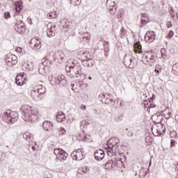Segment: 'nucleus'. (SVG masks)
Segmentation results:
<instances>
[{
  "label": "nucleus",
  "mask_w": 178,
  "mask_h": 178,
  "mask_svg": "<svg viewBox=\"0 0 178 178\" xmlns=\"http://www.w3.org/2000/svg\"><path fill=\"white\" fill-rule=\"evenodd\" d=\"M14 58V60L11 61V65H15V63H17V57H16V56H13ZM13 57H11V59H13Z\"/></svg>",
  "instance_id": "79ce46f5"
},
{
  "label": "nucleus",
  "mask_w": 178,
  "mask_h": 178,
  "mask_svg": "<svg viewBox=\"0 0 178 178\" xmlns=\"http://www.w3.org/2000/svg\"><path fill=\"white\" fill-rule=\"evenodd\" d=\"M24 72H22L17 75L15 78V83L17 84V86H24V84L27 83V78L24 77Z\"/></svg>",
  "instance_id": "1a4fd4ad"
},
{
  "label": "nucleus",
  "mask_w": 178,
  "mask_h": 178,
  "mask_svg": "<svg viewBox=\"0 0 178 178\" xmlns=\"http://www.w3.org/2000/svg\"><path fill=\"white\" fill-rule=\"evenodd\" d=\"M154 72L157 73V76H159V73L162 72V66L161 65H156Z\"/></svg>",
  "instance_id": "473e14b6"
},
{
  "label": "nucleus",
  "mask_w": 178,
  "mask_h": 178,
  "mask_svg": "<svg viewBox=\"0 0 178 178\" xmlns=\"http://www.w3.org/2000/svg\"><path fill=\"white\" fill-rule=\"evenodd\" d=\"M172 69L175 70V72H178V63L173 65Z\"/></svg>",
  "instance_id": "49530a36"
},
{
  "label": "nucleus",
  "mask_w": 178,
  "mask_h": 178,
  "mask_svg": "<svg viewBox=\"0 0 178 178\" xmlns=\"http://www.w3.org/2000/svg\"><path fill=\"white\" fill-rule=\"evenodd\" d=\"M15 29L17 33L19 34H23L26 31V28L24 27V23L22 22H18L15 26Z\"/></svg>",
  "instance_id": "2eb2a0df"
},
{
  "label": "nucleus",
  "mask_w": 178,
  "mask_h": 178,
  "mask_svg": "<svg viewBox=\"0 0 178 178\" xmlns=\"http://www.w3.org/2000/svg\"><path fill=\"white\" fill-rule=\"evenodd\" d=\"M113 168H117L118 170H121L123 172V169H124V164L123 161H122V158L117 157L115 159V163H113V161L110 160L104 165V169L106 170H112Z\"/></svg>",
  "instance_id": "f03ea898"
},
{
  "label": "nucleus",
  "mask_w": 178,
  "mask_h": 178,
  "mask_svg": "<svg viewBox=\"0 0 178 178\" xmlns=\"http://www.w3.org/2000/svg\"><path fill=\"white\" fill-rule=\"evenodd\" d=\"M149 22H151L150 19H142L140 21V27H144V26H145V24H147V23H149Z\"/></svg>",
  "instance_id": "72a5a7b5"
},
{
  "label": "nucleus",
  "mask_w": 178,
  "mask_h": 178,
  "mask_svg": "<svg viewBox=\"0 0 178 178\" xmlns=\"http://www.w3.org/2000/svg\"><path fill=\"white\" fill-rule=\"evenodd\" d=\"M15 51L18 52V54H22V52H23V49L20 47H16Z\"/></svg>",
  "instance_id": "c03bdc74"
},
{
  "label": "nucleus",
  "mask_w": 178,
  "mask_h": 178,
  "mask_svg": "<svg viewBox=\"0 0 178 178\" xmlns=\"http://www.w3.org/2000/svg\"><path fill=\"white\" fill-rule=\"evenodd\" d=\"M134 51L135 54H143V47L141 46V43H140V42H136L134 44Z\"/></svg>",
  "instance_id": "a211bd4d"
},
{
  "label": "nucleus",
  "mask_w": 178,
  "mask_h": 178,
  "mask_svg": "<svg viewBox=\"0 0 178 178\" xmlns=\"http://www.w3.org/2000/svg\"><path fill=\"white\" fill-rule=\"evenodd\" d=\"M107 104H109V102L107 101Z\"/></svg>",
  "instance_id": "69168bd1"
},
{
  "label": "nucleus",
  "mask_w": 178,
  "mask_h": 178,
  "mask_svg": "<svg viewBox=\"0 0 178 178\" xmlns=\"http://www.w3.org/2000/svg\"><path fill=\"white\" fill-rule=\"evenodd\" d=\"M24 138L30 143V141H33V134L30 132H26L24 134Z\"/></svg>",
  "instance_id": "c85d7f7f"
},
{
  "label": "nucleus",
  "mask_w": 178,
  "mask_h": 178,
  "mask_svg": "<svg viewBox=\"0 0 178 178\" xmlns=\"http://www.w3.org/2000/svg\"><path fill=\"white\" fill-rule=\"evenodd\" d=\"M172 133H174V134H176V132H172Z\"/></svg>",
  "instance_id": "e2e57ef3"
},
{
  "label": "nucleus",
  "mask_w": 178,
  "mask_h": 178,
  "mask_svg": "<svg viewBox=\"0 0 178 178\" xmlns=\"http://www.w3.org/2000/svg\"><path fill=\"white\" fill-rule=\"evenodd\" d=\"M108 97H109L110 98H112V94L108 93Z\"/></svg>",
  "instance_id": "6e6d98bb"
},
{
  "label": "nucleus",
  "mask_w": 178,
  "mask_h": 178,
  "mask_svg": "<svg viewBox=\"0 0 178 178\" xmlns=\"http://www.w3.org/2000/svg\"><path fill=\"white\" fill-rule=\"evenodd\" d=\"M78 55L81 60H86V62L92 60V58H94V56L91 55V53H90L88 51H79Z\"/></svg>",
  "instance_id": "0eeeda50"
},
{
  "label": "nucleus",
  "mask_w": 178,
  "mask_h": 178,
  "mask_svg": "<svg viewBox=\"0 0 178 178\" xmlns=\"http://www.w3.org/2000/svg\"><path fill=\"white\" fill-rule=\"evenodd\" d=\"M10 17V13L6 12L4 13V19H9Z\"/></svg>",
  "instance_id": "37998d69"
},
{
  "label": "nucleus",
  "mask_w": 178,
  "mask_h": 178,
  "mask_svg": "<svg viewBox=\"0 0 178 178\" xmlns=\"http://www.w3.org/2000/svg\"><path fill=\"white\" fill-rule=\"evenodd\" d=\"M35 90L38 92V94H45V87L42 85H35Z\"/></svg>",
  "instance_id": "a878e982"
},
{
  "label": "nucleus",
  "mask_w": 178,
  "mask_h": 178,
  "mask_svg": "<svg viewBox=\"0 0 178 178\" xmlns=\"http://www.w3.org/2000/svg\"><path fill=\"white\" fill-rule=\"evenodd\" d=\"M19 114L16 111H8L4 114V118L6 119L8 124H13L17 121Z\"/></svg>",
  "instance_id": "20e7f679"
},
{
  "label": "nucleus",
  "mask_w": 178,
  "mask_h": 178,
  "mask_svg": "<svg viewBox=\"0 0 178 178\" xmlns=\"http://www.w3.org/2000/svg\"><path fill=\"white\" fill-rule=\"evenodd\" d=\"M147 112L152 115L156 112V106L154 104H150L147 108Z\"/></svg>",
  "instance_id": "bb28decb"
},
{
  "label": "nucleus",
  "mask_w": 178,
  "mask_h": 178,
  "mask_svg": "<svg viewBox=\"0 0 178 178\" xmlns=\"http://www.w3.org/2000/svg\"><path fill=\"white\" fill-rule=\"evenodd\" d=\"M66 120V115L63 112L60 111L56 115V120L58 122V123H62V122H64V120Z\"/></svg>",
  "instance_id": "5701e85b"
},
{
  "label": "nucleus",
  "mask_w": 178,
  "mask_h": 178,
  "mask_svg": "<svg viewBox=\"0 0 178 178\" xmlns=\"http://www.w3.org/2000/svg\"><path fill=\"white\" fill-rule=\"evenodd\" d=\"M64 58H65V54H63V52H59L55 55L54 60L55 62H57V63H60V62L63 60Z\"/></svg>",
  "instance_id": "412c9836"
},
{
  "label": "nucleus",
  "mask_w": 178,
  "mask_h": 178,
  "mask_svg": "<svg viewBox=\"0 0 178 178\" xmlns=\"http://www.w3.org/2000/svg\"><path fill=\"white\" fill-rule=\"evenodd\" d=\"M145 108H147V106H145Z\"/></svg>",
  "instance_id": "338daca9"
},
{
  "label": "nucleus",
  "mask_w": 178,
  "mask_h": 178,
  "mask_svg": "<svg viewBox=\"0 0 178 178\" xmlns=\"http://www.w3.org/2000/svg\"><path fill=\"white\" fill-rule=\"evenodd\" d=\"M170 17H171V19H172V20H177V13H175V10H173V8H170Z\"/></svg>",
  "instance_id": "c756f323"
},
{
  "label": "nucleus",
  "mask_w": 178,
  "mask_h": 178,
  "mask_svg": "<svg viewBox=\"0 0 178 178\" xmlns=\"http://www.w3.org/2000/svg\"><path fill=\"white\" fill-rule=\"evenodd\" d=\"M87 172H88V167L87 166H83L79 168V173H81V174L87 173Z\"/></svg>",
  "instance_id": "f704fd0d"
},
{
  "label": "nucleus",
  "mask_w": 178,
  "mask_h": 178,
  "mask_svg": "<svg viewBox=\"0 0 178 178\" xmlns=\"http://www.w3.org/2000/svg\"><path fill=\"white\" fill-rule=\"evenodd\" d=\"M21 111L23 113L22 118L25 122H35V120H38L42 116L38 108L32 107L30 105L22 106Z\"/></svg>",
  "instance_id": "f257e3e1"
},
{
  "label": "nucleus",
  "mask_w": 178,
  "mask_h": 178,
  "mask_svg": "<svg viewBox=\"0 0 178 178\" xmlns=\"http://www.w3.org/2000/svg\"><path fill=\"white\" fill-rule=\"evenodd\" d=\"M145 55L147 64L149 65V66H153L155 62H156L155 56H154V53L147 52Z\"/></svg>",
  "instance_id": "9d476101"
},
{
  "label": "nucleus",
  "mask_w": 178,
  "mask_h": 178,
  "mask_svg": "<svg viewBox=\"0 0 178 178\" xmlns=\"http://www.w3.org/2000/svg\"><path fill=\"white\" fill-rule=\"evenodd\" d=\"M66 134V129L60 128L59 129V136H65Z\"/></svg>",
  "instance_id": "e433bc0d"
},
{
  "label": "nucleus",
  "mask_w": 178,
  "mask_h": 178,
  "mask_svg": "<svg viewBox=\"0 0 178 178\" xmlns=\"http://www.w3.org/2000/svg\"><path fill=\"white\" fill-rule=\"evenodd\" d=\"M91 39V34L90 33L86 32L83 33V36L82 38L83 44H90V40Z\"/></svg>",
  "instance_id": "4be33fe9"
},
{
  "label": "nucleus",
  "mask_w": 178,
  "mask_h": 178,
  "mask_svg": "<svg viewBox=\"0 0 178 178\" xmlns=\"http://www.w3.org/2000/svg\"><path fill=\"white\" fill-rule=\"evenodd\" d=\"M102 97H103V98H106V95L105 94H102Z\"/></svg>",
  "instance_id": "864d4df0"
},
{
  "label": "nucleus",
  "mask_w": 178,
  "mask_h": 178,
  "mask_svg": "<svg viewBox=\"0 0 178 178\" xmlns=\"http://www.w3.org/2000/svg\"><path fill=\"white\" fill-rule=\"evenodd\" d=\"M63 22H65L66 26H70V22H69L67 21V19H63Z\"/></svg>",
  "instance_id": "8fccbe9b"
},
{
  "label": "nucleus",
  "mask_w": 178,
  "mask_h": 178,
  "mask_svg": "<svg viewBox=\"0 0 178 178\" xmlns=\"http://www.w3.org/2000/svg\"><path fill=\"white\" fill-rule=\"evenodd\" d=\"M105 158V152L101 149H97L95 152V159L96 161H102Z\"/></svg>",
  "instance_id": "4468645a"
},
{
  "label": "nucleus",
  "mask_w": 178,
  "mask_h": 178,
  "mask_svg": "<svg viewBox=\"0 0 178 178\" xmlns=\"http://www.w3.org/2000/svg\"><path fill=\"white\" fill-rule=\"evenodd\" d=\"M31 95L32 98L35 100L38 99V97L40 96V95L35 90L31 91Z\"/></svg>",
  "instance_id": "7c9ffc66"
},
{
  "label": "nucleus",
  "mask_w": 178,
  "mask_h": 178,
  "mask_svg": "<svg viewBox=\"0 0 178 178\" xmlns=\"http://www.w3.org/2000/svg\"><path fill=\"white\" fill-rule=\"evenodd\" d=\"M48 62H49L48 60H47L46 58H42V64L43 65V66H48Z\"/></svg>",
  "instance_id": "58836bf2"
},
{
  "label": "nucleus",
  "mask_w": 178,
  "mask_h": 178,
  "mask_svg": "<svg viewBox=\"0 0 178 178\" xmlns=\"http://www.w3.org/2000/svg\"><path fill=\"white\" fill-rule=\"evenodd\" d=\"M108 99H109V102H111V103H112V102H113V99H112V98H108Z\"/></svg>",
  "instance_id": "603ef678"
},
{
  "label": "nucleus",
  "mask_w": 178,
  "mask_h": 178,
  "mask_svg": "<svg viewBox=\"0 0 178 178\" xmlns=\"http://www.w3.org/2000/svg\"><path fill=\"white\" fill-rule=\"evenodd\" d=\"M15 6V10H17L18 13H20L22 12V9H23V3L22 1H16Z\"/></svg>",
  "instance_id": "cd10ccee"
},
{
  "label": "nucleus",
  "mask_w": 178,
  "mask_h": 178,
  "mask_svg": "<svg viewBox=\"0 0 178 178\" xmlns=\"http://www.w3.org/2000/svg\"><path fill=\"white\" fill-rule=\"evenodd\" d=\"M56 33V25L54 23L49 22L47 24V34L48 37H54Z\"/></svg>",
  "instance_id": "6e6552de"
},
{
  "label": "nucleus",
  "mask_w": 178,
  "mask_h": 178,
  "mask_svg": "<svg viewBox=\"0 0 178 178\" xmlns=\"http://www.w3.org/2000/svg\"><path fill=\"white\" fill-rule=\"evenodd\" d=\"M23 67H25L26 70H31L34 67L33 64L31 63V61H24L22 63Z\"/></svg>",
  "instance_id": "393cba45"
},
{
  "label": "nucleus",
  "mask_w": 178,
  "mask_h": 178,
  "mask_svg": "<svg viewBox=\"0 0 178 178\" xmlns=\"http://www.w3.org/2000/svg\"><path fill=\"white\" fill-rule=\"evenodd\" d=\"M128 136H129L130 137L133 136V133L131 132L130 134H129Z\"/></svg>",
  "instance_id": "4d7b16f0"
},
{
  "label": "nucleus",
  "mask_w": 178,
  "mask_h": 178,
  "mask_svg": "<svg viewBox=\"0 0 178 178\" xmlns=\"http://www.w3.org/2000/svg\"><path fill=\"white\" fill-rule=\"evenodd\" d=\"M65 70L67 73H71L72 77H74L76 74H80L81 72V66L74 65L72 67L70 65H66Z\"/></svg>",
  "instance_id": "39448f33"
},
{
  "label": "nucleus",
  "mask_w": 178,
  "mask_h": 178,
  "mask_svg": "<svg viewBox=\"0 0 178 178\" xmlns=\"http://www.w3.org/2000/svg\"><path fill=\"white\" fill-rule=\"evenodd\" d=\"M161 58H166V49H161Z\"/></svg>",
  "instance_id": "4c0bfd02"
},
{
  "label": "nucleus",
  "mask_w": 178,
  "mask_h": 178,
  "mask_svg": "<svg viewBox=\"0 0 178 178\" xmlns=\"http://www.w3.org/2000/svg\"><path fill=\"white\" fill-rule=\"evenodd\" d=\"M175 33L172 31H169L168 34L167 35V38H172L173 37Z\"/></svg>",
  "instance_id": "a19ab883"
},
{
  "label": "nucleus",
  "mask_w": 178,
  "mask_h": 178,
  "mask_svg": "<svg viewBox=\"0 0 178 178\" xmlns=\"http://www.w3.org/2000/svg\"><path fill=\"white\" fill-rule=\"evenodd\" d=\"M88 66H90V64H88Z\"/></svg>",
  "instance_id": "0e129e2a"
},
{
  "label": "nucleus",
  "mask_w": 178,
  "mask_h": 178,
  "mask_svg": "<svg viewBox=\"0 0 178 178\" xmlns=\"http://www.w3.org/2000/svg\"><path fill=\"white\" fill-rule=\"evenodd\" d=\"M175 144H176V142L175 141V140L172 139L170 140V147H175Z\"/></svg>",
  "instance_id": "de8ad7c7"
},
{
  "label": "nucleus",
  "mask_w": 178,
  "mask_h": 178,
  "mask_svg": "<svg viewBox=\"0 0 178 178\" xmlns=\"http://www.w3.org/2000/svg\"><path fill=\"white\" fill-rule=\"evenodd\" d=\"M166 26L168 29H170V27H172V24L170 22H167Z\"/></svg>",
  "instance_id": "09e8293b"
},
{
  "label": "nucleus",
  "mask_w": 178,
  "mask_h": 178,
  "mask_svg": "<svg viewBox=\"0 0 178 178\" xmlns=\"http://www.w3.org/2000/svg\"><path fill=\"white\" fill-rule=\"evenodd\" d=\"M42 127L45 131H51L54 129V123L50 121H44L42 124Z\"/></svg>",
  "instance_id": "dca6fc26"
},
{
  "label": "nucleus",
  "mask_w": 178,
  "mask_h": 178,
  "mask_svg": "<svg viewBox=\"0 0 178 178\" xmlns=\"http://www.w3.org/2000/svg\"><path fill=\"white\" fill-rule=\"evenodd\" d=\"M86 106L83 104L81 106V109H83V111H86Z\"/></svg>",
  "instance_id": "3c124183"
},
{
  "label": "nucleus",
  "mask_w": 178,
  "mask_h": 178,
  "mask_svg": "<svg viewBox=\"0 0 178 178\" xmlns=\"http://www.w3.org/2000/svg\"><path fill=\"white\" fill-rule=\"evenodd\" d=\"M73 91H74V88H72Z\"/></svg>",
  "instance_id": "052dcab7"
},
{
  "label": "nucleus",
  "mask_w": 178,
  "mask_h": 178,
  "mask_svg": "<svg viewBox=\"0 0 178 178\" xmlns=\"http://www.w3.org/2000/svg\"><path fill=\"white\" fill-rule=\"evenodd\" d=\"M58 15H56V12L55 11L50 12L47 14V17H49V19H56Z\"/></svg>",
  "instance_id": "2f4dec72"
},
{
  "label": "nucleus",
  "mask_w": 178,
  "mask_h": 178,
  "mask_svg": "<svg viewBox=\"0 0 178 178\" xmlns=\"http://www.w3.org/2000/svg\"><path fill=\"white\" fill-rule=\"evenodd\" d=\"M120 34L121 37H124V35L126 34V29H124V28H122Z\"/></svg>",
  "instance_id": "ea45409f"
},
{
  "label": "nucleus",
  "mask_w": 178,
  "mask_h": 178,
  "mask_svg": "<svg viewBox=\"0 0 178 178\" xmlns=\"http://www.w3.org/2000/svg\"><path fill=\"white\" fill-rule=\"evenodd\" d=\"M133 62V56L129 55H125V56L124 57V63L125 65V66H127V67H130V66H131V63Z\"/></svg>",
  "instance_id": "aec40b11"
},
{
  "label": "nucleus",
  "mask_w": 178,
  "mask_h": 178,
  "mask_svg": "<svg viewBox=\"0 0 178 178\" xmlns=\"http://www.w3.org/2000/svg\"><path fill=\"white\" fill-rule=\"evenodd\" d=\"M1 3H0V9H1Z\"/></svg>",
  "instance_id": "680f3d73"
},
{
  "label": "nucleus",
  "mask_w": 178,
  "mask_h": 178,
  "mask_svg": "<svg viewBox=\"0 0 178 178\" xmlns=\"http://www.w3.org/2000/svg\"><path fill=\"white\" fill-rule=\"evenodd\" d=\"M30 44L31 47L33 49H40V48L41 47V41L39 40V39L37 38H32L31 40Z\"/></svg>",
  "instance_id": "f8f14e48"
},
{
  "label": "nucleus",
  "mask_w": 178,
  "mask_h": 178,
  "mask_svg": "<svg viewBox=\"0 0 178 178\" xmlns=\"http://www.w3.org/2000/svg\"><path fill=\"white\" fill-rule=\"evenodd\" d=\"M71 156L74 161H81L83 158H84V156L83 155V151H81L80 149L74 151L72 153Z\"/></svg>",
  "instance_id": "9b49d317"
},
{
  "label": "nucleus",
  "mask_w": 178,
  "mask_h": 178,
  "mask_svg": "<svg viewBox=\"0 0 178 178\" xmlns=\"http://www.w3.org/2000/svg\"><path fill=\"white\" fill-rule=\"evenodd\" d=\"M111 0H107V3H109V1H110Z\"/></svg>",
  "instance_id": "bf43d9fd"
},
{
  "label": "nucleus",
  "mask_w": 178,
  "mask_h": 178,
  "mask_svg": "<svg viewBox=\"0 0 178 178\" xmlns=\"http://www.w3.org/2000/svg\"><path fill=\"white\" fill-rule=\"evenodd\" d=\"M155 40V32L148 31L145 35V41L146 42H154Z\"/></svg>",
  "instance_id": "ddd939ff"
},
{
  "label": "nucleus",
  "mask_w": 178,
  "mask_h": 178,
  "mask_svg": "<svg viewBox=\"0 0 178 178\" xmlns=\"http://www.w3.org/2000/svg\"><path fill=\"white\" fill-rule=\"evenodd\" d=\"M54 154L56 156V159L58 161H66L67 159L68 154L62 148H56L54 149Z\"/></svg>",
  "instance_id": "423d86ee"
},
{
  "label": "nucleus",
  "mask_w": 178,
  "mask_h": 178,
  "mask_svg": "<svg viewBox=\"0 0 178 178\" xmlns=\"http://www.w3.org/2000/svg\"><path fill=\"white\" fill-rule=\"evenodd\" d=\"M161 127L162 125L160 126H154L152 128V134L158 137V136H161L162 134V131L161 130Z\"/></svg>",
  "instance_id": "f3484780"
},
{
  "label": "nucleus",
  "mask_w": 178,
  "mask_h": 178,
  "mask_svg": "<svg viewBox=\"0 0 178 178\" xmlns=\"http://www.w3.org/2000/svg\"><path fill=\"white\" fill-rule=\"evenodd\" d=\"M161 114L165 119H170L172 116V110L169 108H166L164 111H161Z\"/></svg>",
  "instance_id": "b1692460"
},
{
  "label": "nucleus",
  "mask_w": 178,
  "mask_h": 178,
  "mask_svg": "<svg viewBox=\"0 0 178 178\" xmlns=\"http://www.w3.org/2000/svg\"><path fill=\"white\" fill-rule=\"evenodd\" d=\"M162 115L155 113L152 115V120H153L154 123L159 124L162 122Z\"/></svg>",
  "instance_id": "6ab92c4d"
},
{
  "label": "nucleus",
  "mask_w": 178,
  "mask_h": 178,
  "mask_svg": "<svg viewBox=\"0 0 178 178\" xmlns=\"http://www.w3.org/2000/svg\"><path fill=\"white\" fill-rule=\"evenodd\" d=\"M144 104H145V105H148V102H147V101H145V102H144Z\"/></svg>",
  "instance_id": "5fc2aeb1"
},
{
  "label": "nucleus",
  "mask_w": 178,
  "mask_h": 178,
  "mask_svg": "<svg viewBox=\"0 0 178 178\" xmlns=\"http://www.w3.org/2000/svg\"><path fill=\"white\" fill-rule=\"evenodd\" d=\"M142 19H149V17H148V15L145 13H142Z\"/></svg>",
  "instance_id": "a18cd8bd"
},
{
  "label": "nucleus",
  "mask_w": 178,
  "mask_h": 178,
  "mask_svg": "<svg viewBox=\"0 0 178 178\" xmlns=\"http://www.w3.org/2000/svg\"><path fill=\"white\" fill-rule=\"evenodd\" d=\"M70 3L74 6H78V5L81 3V0H70Z\"/></svg>",
  "instance_id": "c9c22d12"
},
{
  "label": "nucleus",
  "mask_w": 178,
  "mask_h": 178,
  "mask_svg": "<svg viewBox=\"0 0 178 178\" xmlns=\"http://www.w3.org/2000/svg\"><path fill=\"white\" fill-rule=\"evenodd\" d=\"M119 144V138H111L107 142V147L106 151L108 156H113L115 152H113V148Z\"/></svg>",
  "instance_id": "7ed1b4c3"
},
{
  "label": "nucleus",
  "mask_w": 178,
  "mask_h": 178,
  "mask_svg": "<svg viewBox=\"0 0 178 178\" xmlns=\"http://www.w3.org/2000/svg\"><path fill=\"white\" fill-rule=\"evenodd\" d=\"M92 78H91V76L88 77V80H92Z\"/></svg>",
  "instance_id": "13d9d810"
}]
</instances>
